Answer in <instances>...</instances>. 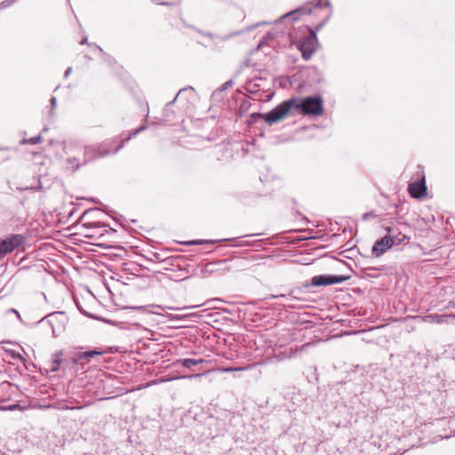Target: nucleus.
Wrapping results in <instances>:
<instances>
[{"label":"nucleus","instance_id":"nucleus-20","mask_svg":"<svg viewBox=\"0 0 455 455\" xmlns=\"http://www.w3.org/2000/svg\"><path fill=\"white\" fill-rule=\"evenodd\" d=\"M251 116L253 119L263 118L266 121L267 114L253 113V114L251 115Z\"/></svg>","mask_w":455,"mask_h":455},{"label":"nucleus","instance_id":"nucleus-27","mask_svg":"<svg viewBox=\"0 0 455 455\" xmlns=\"http://www.w3.org/2000/svg\"><path fill=\"white\" fill-rule=\"evenodd\" d=\"M71 72H72V68H68L66 70V72H65V76H66V77H68V76L70 75V73H71Z\"/></svg>","mask_w":455,"mask_h":455},{"label":"nucleus","instance_id":"nucleus-4","mask_svg":"<svg viewBox=\"0 0 455 455\" xmlns=\"http://www.w3.org/2000/svg\"><path fill=\"white\" fill-rule=\"evenodd\" d=\"M317 46V37L315 33H310L298 43V48L301 52L304 60H308L315 53Z\"/></svg>","mask_w":455,"mask_h":455},{"label":"nucleus","instance_id":"nucleus-33","mask_svg":"<svg viewBox=\"0 0 455 455\" xmlns=\"http://www.w3.org/2000/svg\"><path fill=\"white\" fill-rule=\"evenodd\" d=\"M40 188H41V185H40V186H38L37 188L30 187V190H31V189H40Z\"/></svg>","mask_w":455,"mask_h":455},{"label":"nucleus","instance_id":"nucleus-38","mask_svg":"<svg viewBox=\"0 0 455 455\" xmlns=\"http://www.w3.org/2000/svg\"><path fill=\"white\" fill-rule=\"evenodd\" d=\"M30 228H33V230L36 229V228H34V223H30Z\"/></svg>","mask_w":455,"mask_h":455},{"label":"nucleus","instance_id":"nucleus-14","mask_svg":"<svg viewBox=\"0 0 455 455\" xmlns=\"http://www.w3.org/2000/svg\"><path fill=\"white\" fill-rule=\"evenodd\" d=\"M62 357H63V352L62 351H57L55 352L52 359L50 361L49 364V371H57L60 370L61 363H62Z\"/></svg>","mask_w":455,"mask_h":455},{"label":"nucleus","instance_id":"nucleus-25","mask_svg":"<svg viewBox=\"0 0 455 455\" xmlns=\"http://www.w3.org/2000/svg\"><path fill=\"white\" fill-rule=\"evenodd\" d=\"M371 216H374L373 212H366V213L363 214V220H367Z\"/></svg>","mask_w":455,"mask_h":455},{"label":"nucleus","instance_id":"nucleus-15","mask_svg":"<svg viewBox=\"0 0 455 455\" xmlns=\"http://www.w3.org/2000/svg\"><path fill=\"white\" fill-rule=\"evenodd\" d=\"M204 359H192V358H184L177 360L174 364L181 365L186 368H190L193 365H197L204 363Z\"/></svg>","mask_w":455,"mask_h":455},{"label":"nucleus","instance_id":"nucleus-36","mask_svg":"<svg viewBox=\"0 0 455 455\" xmlns=\"http://www.w3.org/2000/svg\"><path fill=\"white\" fill-rule=\"evenodd\" d=\"M229 84H231V81L227 82V83L225 84L226 87H228V85H229Z\"/></svg>","mask_w":455,"mask_h":455},{"label":"nucleus","instance_id":"nucleus-12","mask_svg":"<svg viewBox=\"0 0 455 455\" xmlns=\"http://www.w3.org/2000/svg\"><path fill=\"white\" fill-rule=\"evenodd\" d=\"M51 248V246L47 243H42L38 245L37 249H35L30 255H33V259H39L41 262L39 264V267L43 269L46 270L45 265H47V262L45 261L44 258H47V253H45L46 251H48Z\"/></svg>","mask_w":455,"mask_h":455},{"label":"nucleus","instance_id":"nucleus-31","mask_svg":"<svg viewBox=\"0 0 455 455\" xmlns=\"http://www.w3.org/2000/svg\"><path fill=\"white\" fill-rule=\"evenodd\" d=\"M123 147V145L119 146L118 148H116L114 151V153H116L121 148Z\"/></svg>","mask_w":455,"mask_h":455},{"label":"nucleus","instance_id":"nucleus-18","mask_svg":"<svg viewBox=\"0 0 455 455\" xmlns=\"http://www.w3.org/2000/svg\"><path fill=\"white\" fill-rule=\"evenodd\" d=\"M145 129V126H140L139 127L138 129L131 132V133L129 134V136L124 140V141H128L130 140L132 137H134L135 135H137L139 132H140L141 131H143Z\"/></svg>","mask_w":455,"mask_h":455},{"label":"nucleus","instance_id":"nucleus-32","mask_svg":"<svg viewBox=\"0 0 455 455\" xmlns=\"http://www.w3.org/2000/svg\"><path fill=\"white\" fill-rule=\"evenodd\" d=\"M191 243H192V244H202L203 243H202V242H196V241H195V242H192Z\"/></svg>","mask_w":455,"mask_h":455},{"label":"nucleus","instance_id":"nucleus-10","mask_svg":"<svg viewBox=\"0 0 455 455\" xmlns=\"http://www.w3.org/2000/svg\"><path fill=\"white\" fill-rule=\"evenodd\" d=\"M28 439L23 435L16 434L14 437L7 441V446L12 452H20L27 448Z\"/></svg>","mask_w":455,"mask_h":455},{"label":"nucleus","instance_id":"nucleus-30","mask_svg":"<svg viewBox=\"0 0 455 455\" xmlns=\"http://www.w3.org/2000/svg\"><path fill=\"white\" fill-rule=\"evenodd\" d=\"M51 101H52V104H55V102H56V99H55L54 97H52V98L51 99Z\"/></svg>","mask_w":455,"mask_h":455},{"label":"nucleus","instance_id":"nucleus-16","mask_svg":"<svg viewBox=\"0 0 455 455\" xmlns=\"http://www.w3.org/2000/svg\"><path fill=\"white\" fill-rule=\"evenodd\" d=\"M254 365L255 364H251V365H249L247 367H228V368H223V369H221V371H224V372L243 371H245V370L252 368Z\"/></svg>","mask_w":455,"mask_h":455},{"label":"nucleus","instance_id":"nucleus-9","mask_svg":"<svg viewBox=\"0 0 455 455\" xmlns=\"http://www.w3.org/2000/svg\"><path fill=\"white\" fill-rule=\"evenodd\" d=\"M415 318L419 319L421 322L427 323H447L448 319H455V314H445V315H439V314H429L427 315L422 316H415Z\"/></svg>","mask_w":455,"mask_h":455},{"label":"nucleus","instance_id":"nucleus-7","mask_svg":"<svg viewBox=\"0 0 455 455\" xmlns=\"http://www.w3.org/2000/svg\"><path fill=\"white\" fill-rule=\"evenodd\" d=\"M348 278L349 276L344 275H315L312 278L311 283L314 286L331 285L341 283Z\"/></svg>","mask_w":455,"mask_h":455},{"label":"nucleus","instance_id":"nucleus-35","mask_svg":"<svg viewBox=\"0 0 455 455\" xmlns=\"http://www.w3.org/2000/svg\"><path fill=\"white\" fill-rule=\"evenodd\" d=\"M186 90H187V88L180 89V92H179V93H178V95H179V94H180L183 91H186Z\"/></svg>","mask_w":455,"mask_h":455},{"label":"nucleus","instance_id":"nucleus-8","mask_svg":"<svg viewBox=\"0 0 455 455\" xmlns=\"http://www.w3.org/2000/svg\"><path fill=\"white\" fill-rule=\"evenodd\" d=\"M24 236L20 235H12L11 238L4 240L0 243V259L5 254L12 251L24 241Z\"/></svg>","mask_w":455,"mask_h":455},{"label":"nucleus","instance_id":"nucleus-6","mask_svg":"<svg viewBox=\"0 0 455 455\" xmlns=\"http://www.w3.org/2000/svg\"><path fill=\"white\" fill-rule=\"evenodd\" d=\"M312 7L314 9L317 8H328L329 12L323 20V21L319 24L317 29H319L331 17V2L330 0H315L313 3H307L304 6H302L300 9L298 10V12H301L303 13H311L312 12Z\"/></svg>","mask_w":455,"mask_h":455},{"label":"nucleus","instance_id":"nucleus-39","mask_svg":"<svg viewBox=\"0 0 455 455\" xmlns=\"http://www.w3.org/2000/svg\"><path fill=\"white\" fill-rule=\"evenodd\" d=\"M82 407H72L71 409L72 410H75V409H81Z\"/></svg>","mask_w":455,"mask_h":455},{"label":"nucleus","instance_id":"nucleus-21","mask_svg":"<svg viewBox=\"0 0 455 455\" xmlns=\"http://www.w3.org/2000/svg\"><path fill=\"white\" fill-rule=\"evenodd\" d=\"M204 373H196V374H194V375H190V376H182V377H177V378H173L172 379H184V378H199V377H202Z\"/></svg>","mask_w":455,"mask_h":455},{"label":"nucleus","instance_id":"nucleus-2","mask_svg":"<svg viewBox=\"0 0 455 455\" xmlns=\"http://www.w3.org/2000/svg\"><path fill=\"white\" fill-rule=\"evenodd\" d=\"M68 156L67 162L73 171L77 170L82 164L92 160L97 156H104L109 152L96 153L95 149L89 147H82L78 144L68 143L64 148Z\"/></svg>","mask_w":455,"mask_h":455},{"label":"nucleus","instance_id":"nucleus-1","mask_svg":"<svg viewBox=\"0 0 455 455\" xmlns=\"http://www.w3.org/2000/svg\"><path fill=\"white\" fill-rule=\"evenodd\" d=\"M292 108L304 116H319L323 113V100L320 96L289 99L267 112L266 122L269 124L277 123Z\"/></svg>","mask_w":455,"mask_h":455},{"label":"nucleus","instance_id":"nucleus-29","mask_svg":"<svg viewBox=\"0 0 455 455\" xmlns=\"http://www.w3.org/2000/svg\"><path fill=\"white\" fill-rule=\"evenodd\" d=\"M87 43V38H84L82 41H81V44H86Z\"/></svg>","mask_w":455,"mask_h":455},{"label":"nucleus","instance_id":"nucleus-5","mask_svg":"<svg viewBox=\"0 0 455 455\" xmlns=\"http://www.w3.org/2000/svg\"><path fill=\"white\" fill-rule=\"evenodd\" d=\"M96 212H99V210H97V209L87 210L83 213V215L81 216V219H80L84 227H88L92 229V233L87 235V236H90V237L101 236L103 235V233L101 232V229L104 227L100 226L99 224V222H96V221H87V219H89L92 214L96 213Z\"/></svg>","mask_w":455,"mask_h":455},{"label":"nucleus","instance_id":"nucleus-3","mask_svg":"<svg viewBox=\"0 0 455 455\" xmlns=\"http://www.w3.org/2000/svg\"><path fill=\"white\" fill-rule=\"evenodd\" d=\"M386 230L388 235L378 240L372 247L371 252L376 257L381 256L395 244L398 245L407 238L405 235H401L400 233L395 235L394 229L390 227L386 228Z\"/></svg>","mask_w":455,"mask_h":455},{"label":"nucleus","instance_id":"nucleus-11","mask_svg":"<svg viewBox=\"0 0 455 455\" xmlns=\"http://www.w3.org/2000/svg\"><path fill=\"white\" fill-rule=\"evenodd\" d=\"M408 192L414 198H421L427 193V187L425 184V177L423 176L421 181L410 183L408 186Z\"/></svg>","mask_w":455,"mask_h":455},{"label":"nucleus","instance_id":"nucleus-28","mask_svg":"<svg viewBox=\"0 0 455 455\" xmlns=\"http://www.w3.org/2000/svg\"><path fill=\"white\" fill-rule=\"evenodd\" d=\"M449 307H455V302H450L449 303Z\"/></svg>","mask_w":455,"mask_h":455},{"label":"nucleus","instance_id":"nucleus-34","mask_svg":"<svg viewBox=\"0 0 455 455\" xmlns=\"http://www.w3.org/2000/svg\"><path fill=\"white\" fill-rule=\"evenodd\" d=\"M27 142H28V140H27L26 139H23V140H21V143H22V144H26Z\"/></svg>","mask_w":455,"mask_h":455},{"label":"nucleus","instance_id":"nucleus-19","mask_svg":"<svg viewBox=\"0 0 455 455\" xmlns=\"http://www.w3.org/2000/svg\"><path fill=\"white\" fill-rule=\"evenodd\" d=\"M310 345H311V343H306V344L302 345L299 347V351H303L307 347H309ZM298 351H299V349H295V350L291 349L288 357H292Z\"/></svg>","mask_w":455,"mask_h":455},{"label":"nucleus","instance_id":"nucleus-24","mask_svg":"<svg viewBox=\"0 0 455 455\" xmlns=\"http://www.w3.org/2000/svg\"><path fill=\"white\" fill-rule=\"evenodd\" d=\"M8 313L14 314L19 321L21 320L20 314L15 309H10Z\"/></svg>","mask_w":455,"mask_h":455},{"label":"nucleus","instance_id":"nucleus-23","mask_svg":"<svg viewBox=\"0 0 455 455\" xmlns=\"http://www.w3.org/2000/svg\"><path fill=\"white\" fill-rule=\"evenodd\" d=\"M18 408H19V409H21V408L20 407V405H19V404H12V405H10V406H8V407H1L0 409H1V410H4V411H5V410H10V411H12V410H15V409H18Z\"/></svg>","mask_w":455,"mask_h":455},{"label":"nucleus","instance_id":"nucleus-26","mask_svg":"<svg viewBox=\"0 0 455 455\" xmlns=\"http://www.w3.org/2000/svg\"><path fill=\"white\" fill-rule=\"evenodd\" d=\"M286 295H284V294H276V295H271V298L276 299V298H283Z\"/></svg>","mask_w":455,"mask_h":455},{"label":"nucleus","instance_id":"nucleus-37","mask_svg":"<svg viewBox=\"0 0 455 455\" xmlns=\"http://www.w3.org/2000/svg\"><path fill=\"white\" fill-rule=\"evenodd\" d=\"M144 307H135L134 309H142Z\"/></svg>","mask_w":455,"mask_h":455},{"label":"nucleus","instance_id":"nucleus-22","mask_svg":"<svg viewBox=\"0 0 455 455\" xmlns=\"http://www.w3.org/2000/svg\"><path fill=\"white\" fill-rule=\"evenodd\" d=\"M41 141V136H35L30 138V144H37Z\"/></svg>","mask_w":455,"mask_h":455},{"label":"nucleus","instance_id":"nucleus-17","mask_svg":"<svg viewBox=\"0 0 455 455\" xmlns=\"http://www.w3.org/2000/svg\"><path fill=\"white\" fill-rule=\"evenodd\" d=\"M102 353L100 351L91 350V351H86V352L80 354L78 357H79V359H84V358L93 357L95 355H100Z\"/></svg>","mask_w":455,"mask_h":455},{"label":"nucleus","instance_id":"nucleus-13","mask_svg":"<svg viewBox=\"0 0 455 455\" xmlns=\"http://www.w3.org/2000/svg\"><path fill=\"white\" fill-rule=\"evenodd\" d=\"M58 316L55 314H48L46 317L41 318L37 323L43 325H49L52 328V333L53 336H58L62 327L60 325L56 326Z\"/></svg>","mask_w":455,"mask_h":455}]
</instances>
